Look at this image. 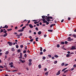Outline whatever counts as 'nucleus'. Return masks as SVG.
I'll return each mask as SVG.
<instances>
[{"label":"nucleus","mask_w":76,"mask_h":76,"mask_svg":"<svg viewBox=\"0 0 76 76\" xmlns=\"http://www.w3.org/2000/svg\"><path fill=\"white\" fill-rule=\"evenodd\" d=\"M70 54H67L66 55V57H70Z\"/></svg>","instance_id":"nucleus-9"},{"label":"nucleus","mask_w":76,"mask_h":76,"mask_svg":"<svg viewBox=\"0 0 76 76\" xmlns=\"http://www.w3.org/2000/svg\"><path fill=\"white\" fill-rule=\"evenodd\" d=\"M54 57H56V58H57L58 57V55H55Z\"/></svg>","instance_id":"nucleus-28"},{"label":"nucleus","mask_w":76,"mask_h":76,"mask_svg":"<svg viewBox=\"0 0 76 76\" xmlns=\"http://www.w3.org/2000/svg\"><path fill=\"white\" fill-rule=\"evenodd\" d=\"M26 50H24L23 51V53H26Z\"/></svg>","instance_id":"nucleus-50"},{"label":"nucleus","mask_w":76,"mask_h":76,"mask_svg":"<svg viewBox=\"0 0 76 76\" xmlns=\"http://www.w3.org/2000/svg\"><path fill=\"white\" fill-rule=\"evenodd\" d=\"M17 52L18 53H20V52H21V50L20 49H18L17 50Z\"/></svg>","instance_id":"nucleus-19"},{"label":"nucleus","mask_w":76,"mask_h":76,"mask_svg":"<svg viewBox=\"0 0 76 76\" xmlns=\"http://www.w3.org/2000/svg\"><path fill=\"white\" fill-rule=\"evenodd\" d=\"M28 64L29 66H31L32 65V62H29Z\"/></svg>","instance_id":"nucleus-23"},{"label":"nucleus","mask_w":76,"mask_h":76,"mask_svg":"<svg viewBox=\"0 0 76 76\" xmlns=\"http://www.w3.org/2000/svg\"><path fill=\"white\" fill-rule=\"evenodd\" d=\"M45 16H44V15L42 16V19H45Z\"/></svg>","instance_id":"nucleus-40"},{"label":"nucleus","mask_w":76,"mask_h":76,"mask_svg":"<svg viewBox=\"0 0 76 76\" xmlns=\"http://www.w3.org/2000/svg\"><path fill=\"white\" fill-rule=\"evenodd\" d=\"M39 50L40 51H42V48L41 47H40Z\"/></svg>","instance_id":"nucleus-11"},{"label":"nucleus","mask_w":76,"mask_h":76,"mask_svg":"<svg viewBox=\"0 0 76 76\" xmlns=\"http://www.w3.org/2000/svg\"><path fill=\"white\" fill-rule=\"evenodd\" d=\"M71 49L72 50H75L76 48H75V47L74 46H72Z\"/></svg>","instance_id":"nucleus-2"},{"label":"nucleus","mask_w":76,"mask_h":76,"mask_svg":"<svg viewBox=\"0 0 76 76\" xmlns=\"http://www.w3.org/2000/svg\"><path fill=\"white\" fill-rule=\"evenodd\" d=\"M67 43H68L66 41L65 42V44H67Z\"/></svg>","instance_id":"nucleus-52"},{"label":"nucleus","mask_w":76,"mask_h":76,"mask_svg":"<svg viewBox=\"0 0 76 76\" xmlns=\"http://www.w3.org/2000/svg\"><path fill=\"white\" fill-rule=\"evenodd\" d=\"M0 68H2V69H3L4 67H3V66L1 65L0 66Z\"/></svg>","instance_id":"nucleus-44"},{"label":"nucleus","mask_w":76,"mask_h":76,"mask_svg":"<svg viewBox=\"0 0 76 76\" xmlns=\"http://www.w3.org/2000/svg\"><path fill=\"white\" fill-rule=\"evenodd\" d=\"M5 57L6 59L7 58V55H5Z\"/></svg>","instance_id":"nucleus-53"},{"label":"nucleus","mask_w":76,"mask_h":76,"mask_svg":"<svg viewBox=\"0 0 76 76\" xmlns=\"http://www.w3.org/2000/svg\"><path fill=\"white\" fill-rule=\"evenodd\" d=\"M72 40H73V39H71L69 40H68V41H72Z\"/></svg>","instance_id":"nucleus-33"},{"label":"nucleus","mask_w":76,"mask_h":76,"mask_svg":"<svg viewBox=\"0 0 76 76\" xmlns=\"http://www.w3.org/2000/svg\"><path fill=\"white\" fill-rule=\"evenodd\" d=\"M45 58H46L45 56H43L42 58V59H43V60H45Z\"/></svg>","instance_id":"nucleus-38"},{"label":"nucleus","mask_w":76,"mask_h":76,"mask_svg":"<svg viewBox=\"0 0 76 76\" xmlns=\"http://www.w3.org/2000/svg\"><path fill=\"white\" fill-rule=\"evenodd\" d=\"M35 29H36V31H38V28L37 27H36L35 28Z\"/></svg>","instance_id":"nucleus-48"},{"label":"nucleus","mask_w":76,"mask_h":76,"mask_svg":"<svg viewBox=\"0 0 76 76\" xmlns=\"http://www.w3.org/2000/svg\"><path fill=\"white\" fill-rule=\"evenodd\" d=\"M38 67L39 69H41V64H39L38 65Z\"/></svg>","instance_id":"nucleus-21"},{"label":"nucleus","mask_w":76,"mask_h":76,"mask_svg":"<svg viewBox=\"0 0 76 76\" xmlns=\"http://www.w3.org/2000/svg\"><path fill=\"white\" fill-rule=\"evenodd\" d=\"M38 34L39 35H41V31H40L38 32Z\"/></svg>","instance_id":"nucleus-14"},{"label":"nucleus","mask_w":76,"mask_h":76,"mask_svg":"<svg viewBox=\"0 0 76 76\" xmlns=\"http://www.w3.org/2000/svg\"><path fill=\"white\" fill-rule=\"evenodd\" d=\"M72 37L74 38H76V35L75 34H74L72 35Z\"/></svg>","instance_id":"nucleus-18"},{"label":"nucleus","mask_w":76,"mask_h":76,"mask_svg":"<svg viewBox=\"0 0 76 76\" xmlns=\"http://www.w3.org/2000/svg\"><path fill=\"white\" fill-rule=\"evenodd\" d=\"M60 72H61V70L58 71V72L56 73V75H59L60 74Z\"/></svg>","instance_id":"nucleus-3"},{"label":"nucleus","mask_w":76,"mask_h":76,"mask_svg":"<svg viewBox=\"0 0 76 76\" xmlns=\"http://www.w3.org/2000/svg\"><path fill=\"white\" fill-rule=\"evenodd\" d=\"M8 53H9V51H7L5 52V54H8Z\"/></svg>","instance_id":"nucleus-37"},{"label":"nucleus","mask_w":76,"mask_h":76,"mask_svg":"<svg viewBox=\"0 0 76 76\" xmlns=\"http://www.w3.org/2000/svg\"><path fill=\"white\" fill-rule=\"evenodd\" d=\"M27 53H30V51H29V50H28L27 51Z\"/></svg>","instance_id":"nucleus-60"},{"label":"nucleus","mask_w":76,"mask_h":76,"mask_svg":"<svg viewBox=\"0 0 76 76\" xmlns=\"http://www.w3.org/2000/svg\"><path fill=\"white\" fill-rule=\"evenodd\" d=\"M24 30L23 29H20L18 31V32H23Z\"/></svg>","instance_id":"nucleus-6"},{"label":"nucleus","mask_w":76,"mask_h":76,"mask_svg":"<svg viewBox=\"0 0 76 76\" xmlns=\"http://www.w3.org/2000/svg\"><path fill=\"white\" fill-rule=\"evenodd\" d=\"M68 70H66V71H65L64 72V73H67V72H68Z\"/></svg>","instance_id":"nucleus-36"},{"label":"nucleus","mask_w":76,"mask_h":76,"mask_svg":"<svg viewBox=\"0 0 76 76\" xmlns=\"http://www.w3.org/2000/svg\"><path fill=\"white\" fill-rule=\"evenodd\" d=\"M45 19H40V20L41 21V20H42L43 22H44V20H45Z\"/></svg>","instance_id":"nucleus-30"},{"label":"nucleus","mask_w":76,"mask_h":76,"mask_svg":"<svg viewBox=\"0 0 76 76\" xmlns=\"http://www.w3.org/2000/svg\"><path fill=\"white\" fill-rule=\"evenodd\" d=\"M76 67V65H75V64L74 65H73V67H74V68H75Z\"/></svg>","instance_id":"nucleus-55"},{"label":"nucleus","mask_w":76,"mask_h":76,"mask_svg":"<svg viewBox=\"0 0 76 76\" xmlns=\"http://www.w3.org/2000/svg\"><path fill=\"white\" fill-rule=\"evenodd\" d=\"M25 28H26V26H25L24 27H23L22 28V29H25Z\"/></svg>","instance_id":"nucleus-47"},{"label":"nucleus","mask_w":76,"mask_h":76,"mask_svg":"<svg viewBox=\"0 0 76 76\" xmlns=\"http://www.w3.org/2000/svg\"><path fill=\"white\" fill-rule=\"evenodd\" d=\"M18 29V26H16L15 27V29Z\"/></svg>","instance_id":"nucleus-61"},{"label":"nucleus","mask_w":76,"mask_h":76,"mask_svg":"<svg viewBox=\"0 0 76 76\" xmlns=\"http://www.w3.org/2000/svg\"><path fill=\"white\" fill-rule=\"evenodd\" d=\"M47 70V68H45L44 69V71H46Z\"/></svg>","instance_id":"nucleus-64"},{"label":"nucleus","mask_w":76,"mask_h":76,"mask_svg":"<svg viewBox=\"0 0 76 76\" xmlns=\"http://www.w3.org/2000/svg\"><path fill=\"white\" fill-rule=\"evenodd\" d=\"M19 61H20V62L22 63H24V62H25V61H22V59H19Z\"/></svg>","instance_id":"nucleus-5"},{"label":"nucleus","mask_w":76,"mask_h":76,"mask_svg":"<svg viewBox=\"0 0 76 76\" xmlns=\"http://www.w3.org/2000/svg\"><path fill=\"white\" fill-rule=\"evenodd\" d=\"M52 59H53V60H54V57H52L51 58Z\"/></svg>","instance_id":"nucleus-63"},{"label":"nucleus","mask_w":76,"mask_h":76,"mask_svg":"<svg viewBox=\"0 0 76 76\" xmlns=\"http://www.w3.org/2000/svg\"><path fill=\"white\" fill-rule=\"evenodd\" d=\"M12 30V28H10L9 29H7V31H10Z\"/></svg>","instance_id":"nucleus-17"},{"label":"nucleus","mask_w":76,"mask_h":76,"mask_svg":"<svg viewBox=\"0 0 76 76\" xmlns=\"http://www.w3.org/2000/svg\"><path fill=\"white\" fill-rule=\"evenodd\" d=\"M24 56L25 58H26V57H27V55H26V54H25L24 55Z\"/></svg>","instance_id":"nucleus-32"},{"label":"nucleus","mask_w":76,"mask_h":76,"mask_svg":"<svg viewBox=\"0 0 76 76\" xmlns=\"http://www.w3.org/2000/svg\"><path fill=\"white\" fill-rule=\"evenodd\" d=\"M48 57H49V58H51V55H48Z\"/></svg>","instance_id":"nucleus-41"},{"label":"nucleus","mask_w":76,"mask_h":76,"mask_svg":"<svg viewBox=\"0 0 76 76\" xmlns=\"http://www.w3.org/2000/svg\"><path fill=\"white\" fill-rule=\"evenodd\" d=\"M14 35H16V34H18V33L16 32H14Z\"/></svg>","instance_id":"nucleus-58"},{"label":"nucleus","mask_w":76,"mask_h":76,"mask_svg":"<svg viewBox=\"0 0 76 76\" xmlns=\"http://www.w3.org/2000/svg\"><path fill=\"white\" fill-rule=\"evenodd\" d=\"M7 44H8L10 46H11V45H13V43L10 42H7Z\"/></svg>","instance_id":"nucleus-1"},{"label":"nucleus","mask_w":76,"mask_h":76,"mask_svg":"<svg viewBox=\"0 0 76 76\" xmlns=\"http://www.w3.org/2000/svg\"><path fill=\"white\" fill-rule=\"evenodd\" d=\"M67 68H64V69H63L62 70V72H64V70H66V69H67Z\"/></svg>","instance_id":"nucleus-25"},{"label":"nucleus","mask_w":76,"mask_h":76,"mask_svg":"<svg viewBox=\"0 0 76 76\" xmlns=\"http://www.w3.org/2000/svg\"><path fill=\"white\" fill-rule=\"evenodd\" d=\"M47 20L48 22H50V21H51V20H50V19H48Z\"/></svg>","instance_id":"nucleus-43"},{"label":"nucleus","mask_w":76,"mask_h":76,"mask_svg":"<svg viewBox=\"0 0 76 76\" xmlns=\"http://www.w3.org/2000/svg\"><path fill=\"white\" fill-rule=\"evenodd\" d=\"M56 47L57 48H59L60 47V45H59L58 44L57 45Z\"/></svg>","instance_id":"nucleus-26"},{"label":"nucleus","mask_w":76,"mask_h":76,"mask_svg":"<svg viewBox=\"0 0 76 76\" xmlns=\"http://www.w3.org/2000/svg\"><path fill=\"white\" fill-rule=\"evenodd\" d=\"M73 70H74V68H72L71 69H70V70H71V71H73Z\"/></svg>","instance_id":"nucleus-45"},{"label":"nucleus","mask_w":76,"mask_h":76,"mask_svg":"<svg viewBox=\"0 0 76 76\" xmlns=\"http://www.w3.org/2000/svg\"><path fill=\"white\" fill-rule=\"evenodd\" d=\"M48 71L47 72H46L45 73V75H48Z\"/></svg>","instance_id":"nucleus-39"},{"label":"nucleus","mask_w":76,"mask_h":76,"mask_svg":"<svg viewBox=\"0 0 76 76\" xmlns=\"http://www.w3.org/2000/svg\"><path fill=\"white\" fill-rule=\"evenodd\" d=\"M22 56H20V57H18V58H20V59H22Z\"/></svg>","instance_id":"nucleus-56"},{"label":"nucleus","mask_w":76,"mask_h":76,"mask_svg":"<svg viewBox=\"0 0 76 76\" xmlns=\"http://www.w3.org/2000/svg\"><path fill=\"white\" fill-rule=\"evenodd\" d=\"M5 27L6 29L8 28V26L6 25L5 26Z\"/></svg>","instance_id":"nucleus-24"},{"label":"nucleus","mask_w":76,"mask_h":76,"mask_svg":"<svg viewBox=\"0 0 76 76\" xmlns=\"http://www.w3.org/2000/svg\"><path fill=\"white\" fill-rule=\"evenodd\" d=\"M71 39V37H69L67 38V39H68V40L69 39Z\"/></svg>","instance_id":"nucleus-59"},{"label":"nucleus","mask_w":76,"mask_h":76,"mask_svg":"<svg viewBox=\"0 0 76 76\" xmlns=\"http://www.w3.org/2000/svg\"><path fill=\"white\" fill-rule=\"evenodd\" d=\"M47 22H48L47 21L45 20H45L43 21V23H47Z\"/></svg>","instance_id":"nucleus-8"},{"label":"nucleus","mask_w":76,"mask_h":76,"mask_svg":"<svg viewBox=\"0 0 76 76\" xmlns=\"http://www.w3.org/2000/svg\"><path fill=\"white\" fill-rule=\"evenodd\" d=\"M39 39V38L38 37L36 38H35L36 41H38V39Z\"/></svg>","instance_id":"nucleus-20"},{"label":"nucleus","mask_w":76,"mask_h":76,"mask_svg":"<svg viewBox=\"0 0 76 76\" xmlns=\"http://www.w3.org/2000/svg\"><path fill=\"white\" fill-rule=\"evenodd\" d=\"M1 31H0V33H1V32H3V33H4V31H3V29H1Z\"/></svg>","instance_id":"nucleus-16"},{"label":"nucleus","mask_w":76,"mask_h":76,"mask_svg":"<svg viewBox=\"0 0 76 76\" xmlns=\"http://www.w3.org/2000/svg\"><path fill=\"white\" fill-rule=\"evenodd\" d=\"M32 60L31 59H29L28 60V61L29 63H31Z\"/></svg>","instance_id":"nucleus-15"},{"label":"nucleus","mask_w":76,"mask_h":76,"mask_svg":"<svg viewBox=\"0 0 76 76\" xmlns=\"http://www.w3.org/2000/svg\"><path fill=\"white\" fill-rule=\"evenodd\" d=\"M54 64H57V61H56L54 62Z\"/></svg>","instance_id":"nucleus-29"},{"label":"nucleus","mask_w":76,"mask_h":76,"mask_svg":"<svg viewBox=\"0 0 76 76\" xmlns=\"http://www.w3.org/2000/svg\"><path fill=\"white\" fill-rule=\"evenodd\" d=\"M4 32V33L5 34H6L7 32V31L6 30H5Z\"/></svg>","instance_id":"nucleus-57"},{"label":"nucleus","mask_w":76,"mask_h":76,"mask_svg":"<svg viewBox=\"0 0 76 76\" xmlns=\"http://www.w3.org/2000/svg\"><path fill=\"white\" fill-rule=\"evenodd\" d=\"M61 44L62 45H64V42H61Z\"/></svg>","instance_id":"nucleus-22"},{"label":"nucleus","mask_w":76,"mask_h":76,"mask_svg":"<svg viewBox=\"0 0 76 76\" xmlns=\"http://www.w3.org/2000/svg\"><path fill=\"white\" fill-rule=\"evenodd\" d=\"M13 64V62H11V63H9V64L10 66H11V65H12Z\"/></svg>","instance_id":"nucleus-12"},{"label":"nucleus","mask_w":76,"mask_h":76,"mask_svg":"<svg viewBox=\"0 0 76 76\" xmlns=\"http://www.w3.org/2000/svg\"><path fill=\"white\" fill-rule=\"evenodd\" d=\"M11 50L12 51H15V49H14V48H12L11 49Z\"/></svg>","instance_id":"nucleus-10"},{"label":"nucleus","mask_w":76,"mask_h":76,"mask_svg":"<svg viewBox=\"0 0 76 76\" xmlns=\"http://www.w3.org/2000/svg\"><path fill=\"white\" fill-rule=\"evenodd\" d=\"M53 26V24H51L50 25V28H52Z\"/></svg>","instance_id":"nucleus-42"},{"label":"nucleus","mask_w":76,"mask_h":76,"mask_svg":"<svg viewBox=\"0 0 76 76\" xmlns=\"http://www.w3.org/2000/svg\"><path fill=\"white\" fill-rule=\"evenodd\" d=\"M10 67H13V65H10Z\"/></svg>","instance_id":"nucleus-62"},{"label":"nucleus","mask_w":76,"mask_h":76,"mask_svg":"<svg viewBox=\"0 0 76 76\" xmlns=\"http://www.w3.org/2000/svg\"><path fill=\"white\" fill-rule=\"evenodd\" d=\"M61 66H64V63H62L61 64Z\"/></svg>","instance_id":"nucleus-27"},{"label":"nucleus","mask_w":76,"mask_h":76,"mask_svg":"<svg viewBox=\"0 0 76 76\" xmlns=\"http://www.w3.org/2000/svg\"><path fill=\"white\" fill-rule=\"evenodd\" d=\"M28 26H29L30 28H34V26H33L31 24H29Z\"/></svg>","instance_id":"nucleus-4"},{"label":"nucleus","mask_w":76,"mask_h":76,"mask_svg":"<svg viewBox=\"0 0 76 76\" xmlns=\"http://www.w3.org/2000/svg\"><path fill=\"white\" fill-rule=\"evenodd\" d=\"M7 33H6L3 36V37H6V36H7Z\"/></svg>","instance_id":"nucleus-7"},{"label":"nucleus","mask_w":76,"mask_h":76,"mask_svg":"<svg viewBox=\"0 0 76 76\" xmlns=\"http://www.w3.org/2000/svg\"><path fill=\"white\" fill-rule=\"evenodd\" d=\"M19 36H22V33H21L20 34H19Z\"/></svg>","instance_id":"nucleus-46"},{"label":"nucleus","mask_w":76,"mask_h":76,"mask_svg":"<svg viewBox=\"0 0 76 76\" xmlns=\"http://www.w3.org/2000/svg\"><path fill=\"white\" fill-rule=\"evenodd\" d=\"M50 19V17L48 16V17L46 19V20H47V19Z\"/></svg>","instance_id":"nucleus-49"},{"label":"nucleus","mask_w":76,"mask_h":76,"mask_svg":"<svg viewBox=\"0 0 76 76\" xmlns=\"http://www.w3.org/2000/svg\"><path fill=\"white\" fill-rule=\"evenodd\" d=\"M48 32H52L53 31V30L51 29L48 30Z\"/></svg>","instance_id":"nucleus-13"},{"label":"nucleus","mask_w":76,"mask_h":76,"mask_svg":"<svg viewBox=\"0 0 76 76\" xmlns=\"http://www.w3.org/2000/svg\"><path fill=\"white\" fill-rule=\"evenodd\" d=\"M70 19H71V18H70L69 17L68 18V20H70Z\"/></svg>","instance_id":"nucleus-54"},{"label":"nucleus","mask_w":76,"mask_h":76,"mask_svg":"<svg viewBox=\"0 0 76 76\" xmlns=\"http://www.w3.org/2000/svg\"><path fill=\"white\" fill-rule=\"evenodd\" d=\"M34 41V39H31L29 40V41L30 42H32V41Z\"/></svg>","instance_id":"nucleus-34"},{"label":"nucleus","mask_w":76,"mask_h":76,"mask_svg":"<svg viewBox=\"0 0 76 76\" xmlns=\"http://www.w3.org/2000/svg\"><path fill=\"white\" fill-rule=\"evenodd\" d=\"M20 48H23V45H20Z\"/></svg>","instance_id":"nucleus-35"},{"label":"nucleus","mask_w":76,"mask_h":76,"mask_svg":"<svg viewBox=\"0 0 76 76\" xmlns=\"http://www.w3.org/2000/svg\"><path fill=\"white\" fill-rule=\"evenodd\" d=\"M20 56L22 57V53H20Z\"/></svg>","instance_id":"nucleus-31"},{"label":"nucleus","mask_w":76,"mask_h":76,"mask_svg":"<svg viewBox=\"0 0 76 76\" xmlns=\"http://www.w3.org/2000/svg\"><path fill=\"white\" fill-rule=\"evenodd\" d=\"M43 54V53L42 52H41L40 53V54L41 55H42V54Z\"/></svg>","instance_id":"nucleus-51"}]
</instances>
